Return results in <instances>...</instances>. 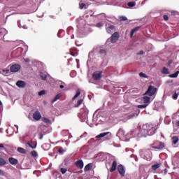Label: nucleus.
Returning a JSON list of instances; mask_svg holds the SVG:
<instances>
[{
	"label": "nucleus",
	"mask_w": 179,
	"mask_h": 179,
	"mask_svg": "<svg viewBox=\"0 0 179 179\" xmlns=\"http://www.w3.org/2000/svg\"><path fill=\"white\" fill-rule=\"evenodd\" d=\"M141 135L144 138H146L148 135H153L156 132V129L152 124H146L143 125V129L141 130Z\"/></svg>",
	"instance_id": "1"
},
{
	"label": "nucleus",
	"mask_w": 179,
	"mask_h": 179,
	"mask_svg": "<svg viewBox=\"0 0 179 179\" xmlns=\"http://www.w3.org/2000/svg\"><path fill=\"white\" fill-rule=\"evenodd\" d=\"M80 9H83L86 6V4L85 3L80 2L79 3Z\"/></svg>",
	"instance_id": "36"
},
{
	"label": "nucleus",
	"mask_w": 179,
	"mask_h": 179,
	"mask_svg": "<svg viewBox=\"0 0 179 179\" xmlns=\"http://www.w3.org/2000/svg\"><path fill=\"white\" fill-rule=\"evenodd\" d=\"M171 14L172 15V16H176V15H177V12L173 10V11L171 12Z\"/></svg>",
	"instance_id": "43"
},
{
	"label": "nucleus",
	"mask_w": 179,
	"mask_h": 179,
	"mask_svg": "<svg viewBox=\"0 0 179 179\" xmlns=\"http://www.w3.org/2000/svg\"><path fill=\"white\" fill-rule=\"evenodd\" d=\"M141 113V110L138 109L137 110V113H133L127 116L128 120H131V118H134V117H138Z\"/></svg>",
	"instance_id": "14"
},
{
	"label": "nucleus",
	"mask_w": 179,
	"mask_h": 179,
	"mask_svg": "<svg viewBox=\"0 0 179 179\" xmlns=\"http://www.w3.org/2000/svg\"><path fill=\"white\" fill-rule=\"evenodd\" d=\"M58 152H59V153H62V148H59V149L58 150Z\"/></svg>",
	"instance_id": "50"
},
{
	"label": "nucleus",
	"mask_w": 179,
	"mask_h": 179,
	"mask_svg": "<svg viewBox=\"0 0 179 179\" xmlns=\"http://www.w3.org/2000/svg\"><path fill=\"white\" fill-rule=\"evenodd\" d=\"M5 164H6V161L3 158L0 157V166H5Z\"/></svg>",
	"instance_id": "26"
},
{
	"label": "nucleus",
	"mask_w": 179,
	"mask_h": 179,
	"mask_svg": "<svg viewBox=\"0 0 179 179\" xmlns=\"http://www.w3.org/2000/svg\"><path fill=\"white\" fill-rule=\"evenodd\" d=\"M117 170V161H114L112 164V166L110 168V173H113Z\"/></svg>",
	"instance_id": "15"
},
{
	"label": "nucleus",
	"mask_w": 179,
	"mask_h": 179,
	"mask_svg": "<svg viewBox=\"0 0 179 179\" xmlns=\"http://www.w3.org/2000/svg\"><path fill=\"white\" fill-rule=\"evenodd\" d=\"M59 99H61V94L56 95L55 99L52 101V103H55V101H57V100H59Z\"/></svg>",
	"instance_id": "23"
},
{
	"label": "nucleus",
	"mask_w": 179,
	"mask_h": 179,
	"mask_svg": "<svg viewBox=\"0 0 179 179\" xmlns=\"http://www.w3.org/2000/svg\"><path fill=\"white\" fill-rule=\"evenodd\" d=\"M101 78V71H95L92 74V79L94 80H100V78Z\"/></svg>",
	"instance_id": "6"
},
{
	"label": "nucleus",
	"mask_w": 179,
	"mask_h": 179,
	"mask_svg": "<svg viewBox=\"0 0 179 179\" xmlns=\"http://www.w3.org/2000/svg\"><path fill=\"white\" fill-rule=\"evenodd\" d=\"M178 127H179V121L178 122Z\"/></svg>",
	"instance_id": "56"
},
{
	"label": "nucleus",
	"mask_w": 179,
	"mask_h": 179,
	"mask_svg": "<svg viewBox=\"0 0 179 179\" xmlns=\"http://www.w3.org/2000/svg\"><path fill=\"white\" fill-rule=\"evenodd\" d=\"M178 141H179L178 136L172 137V143H173V145H177V143L178 142Z\"/></svg>",
	"instance_id": "21"
},
{
	"label": "nucleus",
	"mask_w": 179,
	"mask_h": 179,
	"mask_svg": "<svg viewBox=\"0 0 179 179\" xmlns=\"http://www.w3.org/2000/svg\"><path fill=\"white\" fill-rule=\"evenodd\" d=\"M135 5H136L135 1H130L127 3V6H129V8H134V6H135Z\"/></svg>",
	"instance_id": "27"
},
{
	"label": "nucleus",
	"mask_w": 179,
	"mask_h": 179,
	"mask_svg": "<svg viewBox=\"0 0 179 179\" xmlns=\"http://www.w3.org/2000/svg\"><path fill=\"white\" fill-rule=\"evenodd\" d=\"M1 34V32H0V34Z\"/></svg>",
	"instance_id": "57"
},
{
	"label": "nucleus",
	"mask_w": 179,
	"mask_h": 179,
	"mask_svg": "<svg viewBox=\"0 0 179 179\" xmlns=\"http://www.w3.org/2000/svg\"><path fill=\"white\" fill-rule=\"evenodd\" d=\"M162 73H163V75H170V71L166 67H163L162 70Z\"/></svg>",
	"instance_id": "18"
},
{
	"label": "nucleus",
	"mask_w": 179,
	"mask_h": 179,
	"mask_svg": "<svg viewBox=\"0 0 179 179\" xmlns=\"http://www.w3.org/2000/svg\"><path fill=\"white\" fill-rule=\"evenodd\" d=\"M24 61H25V62H30V59L29 58L24 59Z\"/></svg>",
	"instance_id": "48"
},
{
	"label": "nucleus",
	"mask_w": 179,
	"mask_h": 179,
	"mask_svg": "<svg viewBox=\"0 0 179 179\" xmlns=\"http://www.w3.org/2000/svg\"><path fill=\"white\" fill-rule=\"evenodd\" d=\"M171 64H173V60H169V61L167 62V66H170V65H171Z\"/></svg>",
	"instance_id": "44"
},
{
	"label": "nucleus",
	"mask_w": 179,
	"mask_h": 179,
	"mask_svg": "<svg viewBox=\"0 0 179 179\" xmlns=\"http://www.w3.org/2000/svg\"><path fill=\"white\" fill-rule=\"evenodd\" d=\"M172 97L173 100H177V99L178 98V94L177 93H175L173 94Z\"/></svg>",
	"instance_id": "39"
},
{
	"label": "nucleus",
	"mask_w": 179,
	"mask_h": 179,
	"mask_svg": "<svg viewBox=\"0 0 179 179\" xmlns=\"http://www.w3.org/2000/svg\"><path fill=\"white\" fill-rule=\"evenodd\" d=\"M33 118L36 120V121H40V120H41V114L40 112L35 111L33 114Z\"/></svg>",
	"instance_id": "8"
},
{
	"label": "nucleus",
	"mask_w": 179,
	"mask_h": 179,
	"mask_svg": "<svg viewBox=\"0 0 179 179\" xmlns=\"http://www.w3.org/2000/svg\"><path fill=\"white\" fill-rule=\"evenodd\" d=\"M117 171L122 176V177H124L125 176V169H124V166L120 164L117 166Z\"/></svg>",
	"instance_id": "7"
},
{
	"label": "nucleus",
	"mask_w": 179,
	"mask_h": 179,
	"mask_svg": "<svg viewBox=\"0 0 179 179\" xmlns=\"http://www.w3.org/2000/svg\"><path fill=\"white\" fill-rule=\"evenodd\" d=\"M179 75V71H176L173 74L169 75V78H177Z\"/></svg>",
	"instance_id": "29"
},
{
	"label": "nucleus",
	"mask_w": 179,
	"mask_h": 179,
	"mask_svg": "<svg viewBox=\"0 0 179 179\" xmlns=\"http://www.w3.org/2000/svg\"><path fill=\"white\" fill-rule=\"evenodd\" d=\"M0 106H2V101H0Z\"/></svg>",
	"instance_id": "55"
},
{
	"label": "nucleus",
	"mask_w": 179,
	"mask_h": 179,
	"mask_svg": "<svg viewBox=\"0 0 179 179\" xmlns=\"http://www.w3.org/2000/svg\"><path fill=\"white\" fill-rule=\"evenodd\" d=\"M139 76H140V78H145V79H148V75H146V73H143V72H141L139 73Z\"/></svg>",
	"instance_id": "30"
},
{
	"label": "nucleus",
	"mask_w": 179,
	"mask_h": 179,
	"mask_svg": "<svg viewBox=\"0 0 179 179\" xmlns=\"http://www.w3.org/2000/svg\"><path fill=\"white\" fill-rule=\"evenodd\" d=\"M17 152H19V153H22L23 155H26V153H27L25 149L20 147L17 148Z\"/></svg>",
	"instance_id": "19"
},
{
	"label": "nucleus",
	"mask_w": 179,
	"mask_h": 179,
	"mask_svg": "<svg viewBox=\"0 0 179 179\" xmlns=\"http://www.w3.org/2000/svg\"><path fill=\"white\" fill-rule=\"evenodd\" d=\"M118 38H120V34H118V32L113 33L110 37V43L113 44L117 43V41H118Z\"/></svg>",
	"instance_id": "4"
},
{
	"label": "nucleus",
	"mask_w": 179,
	"mask_h": 179,
	"mask_svg": "<svg viewBox=\"0 0 179 179\" xmlns=\"http://www.w3.org/2000/svg\"><path fill=\"white\" fill-rule=\"evenodd\" d=\"M139 29H141V27H136L131 31V32H130L131 38H132L134 37V34H135V33H136V31H138V30H139Z\"/></svg>",
	"instance_id": "13"
},
{
	"label": "nucleus",
	"mask_w": 179,
	"mask_h": 179,
	"mask_svg": "<svg viewBox=\"0 0 179 179\" xmlns=\"http://www.w3.org/2000/svg\"><path fill=\"white\" fill-rule=\"evenodd\" d=\"M43 134H40L39 139H43Z\"/></svg>",
	"instance_id": "51"
},
{
	"label": "nucleus",
	"mask_w": 179,
	"mask_h": 179,
	"mask_svg": "<svg viewBox=\"0 0 179 179\" xmlns=\"http://www.w3.org/2000/svg\"><path fill=\"white\" fill-rule=\"evenodd\" d=\"M8 162L13 166H16V164H17V163H18V161L15 158H13V157L8 158Z\"/></svg>",
	"instance_id": "11"
},
{
	"label": "nucleus",
	"mask_w": 179,
	"mask_h": 179,
	"mask_svg": "<svg viewBox=\"0 0 179 179\" xmlns=\"http://www.w3.org/2000/svg\"><path fill=\"white\" fill-rule=\"evenodd\" d=\"M0 73H1V71H0Z\"/></svg>",
	"instance_id": "58"
},
{
	"label": "nucleus",
	"mask_w": 179,
	"mask_h": 179,
	"mask_svg": "<svg viewBox=\"0 0 179 179\" xmlns=\"http://www.w3.org/2000/svg\"><path fill=\"white\" fill-rule=\"evenodd\" d=\"M76 167H78V169H83V166H85V164H83V161L82 159H79L78 161L76 162L75 163Z\"/></svg>",
	"instance_id": "10"
},
{
	"label": "nucleus",
	"mask_w": 179,
	"mask_h": 179,
	"mask_svg": "<svg viewBox=\"0 0 179 179\" xmlns=\"http://www.w3.org/2000/svg\"><path fill=\"white\" fill-rule=\"evenodd\" d=\"M139 29H141V27H136L131 31V32H130L131 38H132L134 37V34H135V33H136V31H138V30H139Z\"/></svg>",
	"instance_id": "12"
},
{
	"label": "nucleus",
	"mask_w": 179,
	"mask_h": 179,
	"mask_svg": "<svg viewBox=\"0 0 179 179\" xmlns=\"http://www.w3.org/2000/svg\"><path fill=\"white\" fill-rule=\"evenodd\" d=\"M164 19L165 20H169V15H164Z\"/></svg>",
	"instance_id": "45"
},
{
	"label": "nucleus",
	"mask_w": 179,
	"mask_h": 179,
	"mask_svg": "<svg viewBox=\"0 0 179 179\" xmlns=\"http://www.w3.org/2000/svg\"><path fill=\"white\" fill-rule=\"evenodd\" d=\"M60 171H61L62 174H65V173H66V171H67V169L62 168V169H60Z\"/></svg>",
	"instance_id": "40"
},
{
	"label": "nucleus",
	"mask_w": 179,
	"mask_h": 179,
	"mask_svg": "<svg viewBox=\"0 0 179 179\" xmlns=\"http://www.w3.org/2000/svg\"><path fill=\"white\" fill-rule=\"evenodd\" d=\"M0 148H3V144L0 143Z\"/></svg>",
	"instance_id": "52"
},
{
	"label": "nucleus",
	"mask_w": 179,
	"mask_h": 179,
	"mask_svg": "<svg viewBox=\"0 0 179 179\" xmlns=\"http://www.w3.org/2000/svg\"><path fill=\"white\" fill-rule=\"evenodd\" d=\"M31 156H33V157H37V156H38V154L37 153V151H36V150L31 151Z\"/></svg>",
	"instance_id": "34"
},
{
	"label": "nucleus",
	"mask_w": 179,
	"mask_h": 179,
	"mask_svg": "<svg viewBox=\"0 0 179 179\" xmlns=\"http://www.w3.org/2000/svg\"><path fill=\"white\" fill-rule=\"evenodd\" d=\"M83 103V99H79L77 102V103L75 105V107H79V106H80V104H82Z\"/></svg>",
	"instance_id": "35"
},
{
	"label": "nucleus",
	"mask_w": 179,
	"mask_h": 179,
	"mask_svg": "<svg viewBox=\"0 0 179 179\" xmlns=\"http://www.w3.org/2000/svg\"><path fill=\"white\" fill-rule=\"evenodd\" d=\"M150 148L148 150H153V149H157V150H161L164 148V143L155 141L152 144L150 145Z\"/></svg>",
	"instance_id": "2"
},
{
	"label": "nucleus",
	"mask_w": 179,
	"mask_h": 179,
	"mask_svg": "<svg viewBox=\"0 0 179 179\" xmlns=\"http://www.w3.org/2000/svg\"><path fill=\"white\" fill-rule=\"evenodd\" d=\"M16 86H17V87H20V89H23L26 87V83L24 81L18 80L16 83Z\"/></svg>",
	"instance_id": "9"
},
{
	"label": "nucleus",
	"mask_w": 179,
	"mask_h": 179,
	"mask_svg": "<svg viewBox=\"0 0 179 179\" xmlns=\"http://www.w3.org/2000/svg\"><path fill=\"white\" fill-rule=\"evenodd\" d=\"M115 29V27L114 25H109L108 27H106V30L108 33H111V30H114Z\"/></svg>",
	"instance_id": "20"
},
{
	"label": "nucleus",
	"mask_w": 179,
	"mask_h": 179,
	"mask_svg": "<svg viewBox=\"0 0 179 179\" xmlns=\"http://www.w3.org/2000/svg\"><path fill=\"white\" fill-rule=\"evenodd\" d=\"M143 54H144L143 50H141V51L139 52V53H138V55H143Z\"/></svg>",
	"instance_id": "46"
},
{
	"label": "nucleus",
	"mask_w": 179,
	"mask_h": 179,
	"mask_svg": "<svg viewBox=\"0 0 179 179\" xmlns=\"http://www.w3.org/2000/svg\"><path fill=\"white\" fill-rule=\"evenodd\" d=\"M99 54H103L104 55H106L107 51H106V50L101 49V50H99Z\"/></svg>",
	"instance_id": "37"
},
{
	"label": "nucleus",
	"mask_w": 179,
	"mask_h": 179,
	"mask_svg": "<svg viewBox=\"0 0 179 179\" xmlns=\"http://www.w3.org/2000/svg\"><path fill=\"white\" fill-rule=\"evenodd\" d=\"M59 87H60L61 89H64V85H60Z\"/></svg>",
	"instance_id": "53"
},
{
	"label": "nucleus",
	"mask_w": 179,
	"mask_h": 179,
	"mask_svg": "<svg viewBox=\"0 0 179 179\" xmlns=\"http://www.w3.org/2000/svg\"><path fill=\"white\" fill-rule=\"evenodd\" d=\"M157 90V89L155 88L152 85H150L145 92V94L148 96H155Z\"/></svg>",
	"instance_id": "3"
},
{
	"label": "nucleus",
	"mask_w": 179,
	"mask_h": 179,
	"mask_svg": "<svg viewBox=\"0 0 179 179\" xmlns=\"http://www.w3.org/2000/svg\"><path fill=\"white\" fill-rule=\"evenodd\" d=\"M41 78L43 80H47V74L41 73Z\"/></svg>",
	"instance_id": "28"
},
{
	"label": "nucleus",
	"mask_w": 179,
	"mask_h": 179,
	"mask_svg": "<svg viewBox=\"0 0 179 179\" xmlns=\"http://www.w3.org/2000/svg\"><path fill=\"white\" fill-rule=\"evenodd\" d=\"M44 94H45V90H42L38 92L39 96H44Z\"/></svg>",
	"instance_id": "42"
},
{
	"label": "nucleus",
	"mask_w": 179,
	"mask_h": 179,
	"mask_svg": "<svg viewBox=\"0 0 179 179\" xmlns=\"http://www.w3.org/2000/svg\"><path fill=\"white\" fill-rule=\"evenodd\" d=\"M97 27H101L103 26V24L101 22H99L96 24Z\"/></svg>",
	"instance_id": "47"
},
{
	"label": "nucleus",
	"mask_w": 179,
	"mask_h": 179,
	"mask_svg": "<svg viewBox=\"0 0 179 179\" xmlns=\"http://www.w3.org/2000/svg\"><path fill=\"white\" fill-rule=\"evenodd\" d=\"M138 108H146V107H148L147 104H144V105H138L137 106Z\"/></svg>",
	"instance_id": "38"
},
{
	"label": "nucleus",
	"mask_w": 179,
	"mask_h": 179,
	"mask_svg": "<svg viewBox=\"0 0 179 179\" xmlns=\"http://www.w3.org/2000/svg\"><path fill=\"white\" fill-rule=\"evenodd\" d=\"M1 174H3V173L2 172V170H0V175Z\"/></svg>",
	"instance_id": "54"
},
{
	"label": "nucleus",
	"mask_w": 179,
	"mask_h": 179,
	"mask_svg": "<svg viewBox=\"0 0 179 179\" xmlns=\"http://www.w3.org/2000/svg\"><path fill=\"white\" fill-rule=\"evenodd\" d=\"M3 72H6V73H9V69L3 70Z\"/></svg>",
	"instance_id": "49"
},
{
	"label": "nucleus",
	"mask_w": 179,
	"mask_h": 179,
	"mask_svg": "<svg viewBox=\"0 0 179 179\" xmlns=\"http://www.w3.org/2000/svg\"><path fill=\"white\" fill-rule=\"evenodd\" d=\"M43 122H45V124H50V122H51V121L50 120V119L46 118V117H43L42 119Z\"/></svg>",
	"instance_id": "33"
},
{
	"label": "nucleus",
	"mask_w": 179,
	"mask_h": 179,
	"mask_svg": "<svg viewBox=\"0 0 179 179\" xmlns=\"http://www.w3.org/2000/svg\"><path fill=\"white\" fill-rule=\"evenodd\" d=\"M108 134H111L110 132H104V133H101L99 135H97L96 136V139H99L100 138H104V136H107V135H108Z\"/></svg>",
	"instance_id": "17"
},
{
	"label": "nucleus",
	"mask_w": 179,
	"mask_h": 179,
	"mask_svg": "<svg viewBox=\"0 0 179 179\" xmlns=\"http://www.w3.org/2000/svg\"><path fill=\"white\" fill-rule=\"evenodd\" d=\"M160 167V164H156L152 166V169L155 171V170H157Z\"/></svg>",
	"instance_id": "25"
},
{
	"label": "nucleus",
	"mask_w": 179,
	"mask_h": 179,
	"mask_svg": "<svg viewBox=\"0 0 179 179\" xmlns=\"http://www.w3.org/2000/svg\"><path fill=\"white\" fill-rule=\"evenodd\" d=\"M119 20L120 22H125L126 20H128V18H127L125 16H120L119 17Z\"/></svg>",
	"instance_id": "32"
},
{
	"label": "nucleus",
	"mask_w": 179,
	"mask_h": 179,
	"mask_svg": "<svg viewBox=\"0 0 179 179\" xmlns=\"http://www.w3.org/2000/svg\"><path fill=\"white\" fill-rule=\"evenodd\" d=\"M143 103H149L150 101V97L143 96Z\"/></svg>",
	"instance_id": "24"
},
{
	"label": "nucleus",
	"mask_w": 179,
	"mask_h": 179,
	"mask_svg": "<svg viewBox=\"0 0 179 179\" xmlns=\"http://www.w3.org/2000/svg\"><path fill=\"white\" fill-rule=\"evenodd\" d=\"M80 96V90H78L76 95L73 96V100H75L76 99H78Z\"/></svg>",
	"instance_id": "31"
},
{
	"label": "nucleus",
	"mask_w": 179,
	"mask_h": 179,
	"mask_svg": "<svg viewBox=\"0 0 179 179\" xmlns=\"http://www.w3.org/2000/svg\"><path fill=\"white\" fill-rule=\"evenodd\" d=\"M27 145H29L30 148H31L32 149H36V148H37V145H33V142H28L27 143Z\"/></svg>",
	"instance_id": "22"
},
{
	"label": "nucleus",
	"mask_w": 179,
	"mask_h": 179,
	"mask_svg": "<svg viewBox=\"0 0 179 179\" xmlns=\"http://www.w3.org/2000/svg\"><path fill=\"white\" fill-rule=\"evenodd\" d=\"M70 55H71L72 57H75L76 55L73 52V48L70 49Z\"/></svg>",
	"instance_id": "41"
},
{
	"label": "nucleus",
	"mask_w": 179,
	"mask_h": 179,
	"mask_svg": "<svg viewBox=\"0 0 179 179\" xmlns=\"http://www.w3.org/2000/svg\"><path fill=\"white\" fill-rule=\"evenodd\" d=\"M92 169H93V164L90 163L85 166L84 171H89V170H92Z\"/></svg>",
	"instance_id": "16"
},
{
	"label": "nucleus",
	"mask_w": 179,
	"mask_h": 179,
	"mask_svg": "<svg viewBox=\"0 0 179 179\" xmlns=\"http://www.w3.org/2000/svg\"><path fill=\"white\" fill-rule=\"evenodd\" d=\"M22 67L19 64H13L10 66V72H19Z\"/></svg>",
	"instance_id": "5"
}]
</instances>
